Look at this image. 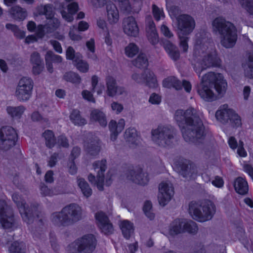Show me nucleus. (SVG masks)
I'll use <instances>...</instances> for the list:
<instances>
[{
	"label": "nucleus",
	"mask_w": 253,
	"mask_h": 253,
	"mask_svg": "<svg viewBox=\"0 0 253 253\" xmlns=\"http://www.w3.org/2000/svg\"><path fill=\"white\" fill-rule=\"evenodd\" d=\"M70 118L72 122L76 125L82 126L86 123L85 119L81 116L79 112H72Z\"/></svg>",
	"instance_id": "obj_41"
},
{
	"label": "nucleus",
	"mask_w": 253,
	"mask_h": 253,
	"mask_svg": "<svg viewBox=\"0 0 253 253\" xmlns=\"http://www.w3.org/2000/svg\"><path fill=\"white\" fill-rule=\"evenodd\" d=\"M152 139L157 145L162 147L171 146L175 140L176 131L170 126H159L151 131Z\"/></svg>",
	"instance_id": "obj_5"
},
{
	"label": "nucleus",
	"mask_w": 253,
	"mask_h": 253,
	"mask_svg": "<svg viewBox=\"0 0 253 253\" xmlns=\"http://www.w3.org/2000/svg\"><path fill=\"white\" fill-rule=\"evenodd\" d=\"M138 52L139 48L134 43H129L128 45L125 47L126 55L128 57H133Z\"/></svg>",
	"instance_id": "obj_40"
},
{
	"label": "nucleus",
	"mask_w": 253,
	"mask_h": 253,
	"mask_svg": "<svg viewBox=\"0 0 253 253\" xmlns=\"http://www.w3.org/2000/svg\"><path fill=\"white\" fill-rule=\"evenodd\" d=\"M42 136L45 139V145L49 148H53L56 144V139L51 130H46L43 133Z\"/></svg>",
	"instance_id": "obj_35"
},
{
	"label": "nucleus",
	"mask_w": 253,
	"mask_h": 253,
	"mask_svg": "<svg viewBox=\"0 0 253 253\" xmlns=\"http://www.w3.org/2000/svg\"><path fill=\"white\" fill-rule=\"evenodd\" d=\"M220 62V60L216 54L209 53L204 56L201 63V69H196L195 72L200 74L203 70L208 68L219 66Z\"/></svg>",
	"instance_id": "obj_18"
},
{
	"label": "nucleus",
	"mask_w": 253,
	"mask_h": 253,
	"mask_svg": "<svg viewBox=\"0 0 253 253\" xmlns=\"http://www.w3.org/2000/svg\"><path fill=\"white\" fill-rule=\"evenodd\" d=\"M30 61L33 64L43 63V60L41 58L40 53L37 51H34L31 54Z\"/></svg>",
	"instance_id": "obj_55"
},
{
	"label": "nucleus",
	"mask_w": 253,
	"mask_h": 253,
	"mask_svg": "<svg viewBox=\"0 0 253 253\" xmlns=\"http://www.w3.org/2000/svg\"><path fill=\"white\" fill-rule=\"evenodd\" d=\"M0 222L3 228L9 229L12 227L14 219L11 210L7 211L6 213L0 215Z\"/></svg>",
	"instance_id": "obj_31"
},
{
	"label": "nucleus",
	"mask_w": 253,
	"mask_h": 253,
	"mask_svg": "<svg viewBox=\"0 0 253 253\" xmlns=\"http://www.w3.org/2000/svg\"><path fill=\"white\" fill-rule=\"evenodd\" d=\"M95 218L98 226L105 234L111 233L113 231V225L109 220L107 215L102 211L95 213Z\"/></svg>",
	"instance_id": "obj_17"
},
{
	"label": "nucleus",
	"mask_w": 253,
	"mask_h": 253,
	"mask_svg": "<svg viewBox=\"0 0 253 253\" xmlns=\"http://www.w3.org/2000/svg\"><path fill=\"white\" fill-rule=\"evenodd\" d=\"M33 88V80L29 77H22L19 82L16 90L18 99L22 101L28 100L31 97Z\"/></svg>",
	"instance_id": "obj_10"
},
{
	"label": "nucleus",
	"mask_w": 253,
	"mask_h": 253,
	"mask_svg": "<svg viewBox=\"0 0 253 253\" xmlns=\"http://www.w3.org/2000/svg\"><path fill=\"white\" fill-rule=\"evenodd\" d=\"M177 27L184 35L190 34L195 27L193 18L188 14H181L177 17Z\"/></svg>",
	"instance_id": "obj_13"
},
{
	"label": "nucleus",
	"mask_w": 253,
	"mask_h": 253,
	"mask_svg": "<svg viewBox=\"0 0 253 253\" xmlns=\"http://www.w3.org/2000/svg\"><path fill=\"white\" fill-rule=\"evenodd\" d=\"M124 137L130 147L136 146L138 144L139 136L137 130L132 127H129L125 132Z\"/></svg>",
	"instance_id": "obj_23"
},
{
	"label": "nucleus",
	"mask_w": 253,
	"mask_h": 253,
	"mask_svg": "<svg viewBox=\"0 0 253 253\" xmlns=\"http://www.w3.org/2000/svg\"><path fill=\"white\" fill-rule=\"evenodd\" d=\"M91 118L92 120L98 122L102 126H105L107 124L106 116L103 112H92Z\"/></svg>",
	"instance_id": "obj_39"
},
{
	"label": "nucleus",
	"mask_w": 253,
	"mask_h": 253,
	"mask_svg": "<svg viewBox=\"0 0 253 253\" xmlns=\"http://www.w3.org/2000/svg\"><path fill=\"white\" fill-rule=\"evenodd\" d=\"M16 141L10 139L0 138V149L7 151L15 145Z\"/></svg>",
	"instance_id": "obj_45"
},
{
	"label": "nucleus",
	"mask_w": 253,
	"mask_h": 253,
	"mask_svg": "<svg viewBox=\"0 0 253 253\" xmlns=\"http://www.w3.org/2000/svg\"><path fill=\"white\" fill-rule=\"evenodd\" d=\"M125 122L123 119L119 120L118 124L115 121L111 120L109 124V128L111 133L110 138L112 141L115 140L118 134L124 129Z\"/></svg>",
	"instance_id": "obj_22"
},
{
	"label": "nucleus",
	"mask_w": 253,
	"mask_h": 253,
	"mask_svg": "<svg viewBox=\"0 0 253 253\" xmlns=\"http://www.w3.org/2000/svg\"><path fill=\"white\" fill-rule=\"evenodd\" d=\"M149 101L152 104H159L161 101V97L159 94L153 93L149 97Z\"/></svg>",
	"instance_id": "obj_62"
},
{
	"label": "nucleus",
	"mask_w": 253,
	"mask_h": 253,
	"mask_svg": "<svg viewBox=\"0 0 253 253\" xmlns=\"http://www.w3.org/2000/svg\"><path fill=\"white\" fill-rule=\"evenodd\" d=\"M124 31L129 36L136 37L139 33L138 27L135 19L133 16H128L123 21Z\"/></svg>",
	"instance_id": "obj_19"
},
{
	"label": "nucleus",
	"mask_w": 253,
	"mask_h": 253,
	"mask_svg": "<svg viewBox=\"0 0 253 253\" xmlns=\"http://www.w3.org/2000/svg\"><path fill=\"white\" fill-rule=\"evenodd\" d=\"M82 95L84 99L91 102H95V98L90 91L87 90H84L82 91Z\"/></svg>",
	"instance_id": "obj_60"
},
{
	"label": "nucleus",
	"mask_w": 253,
	"mask_h": 253,
	"mask_svg": "<svg viewBox=\"0 0 253 253\" xmlns=\"http://www.w3.org/2000/svg\"><path fill=\"white\" fill-rule=\"evenodd\" d=\"M164 48L170 58L173 61H177L180 57V53L176 47L172 42L167 41L164 43Z\"/></svg>",
	"instance_id": "obj_28"
},
{
	"label": "nucleus",
	"mask_w": 253,
	"mask_h": 253,
	"mask_svg": "<svg viewBox=\"0 0 253 253\" xmlns=\"http://www.w3.org/2000/svg\"><path fill=\"white\" fill-rule=\"evenodd\" d=\"M11 253H25L24 247L23 243L17 241L13 242L9 248Z\"/></svg>",
	"instance_id": "obj_49"
},
{
	"label": "nucleus",
	"mask_w": 253,
	"mask_h": 253,
	"mask_svg": "<svg viewBox=\"0 0 253 253\" xmlns=\"http://www.w3.org/2000/svg\"><path fill=\"white\" fill-rule=\"evenodd\" d=\"M227 85V83L222 74L209 72L203 76L197 92L204 100L212 101L214 100V94L211 88L213 87L220 94L225 91Z\"/></svg>",
	"instance_id": "obj_2"
},
{
	"label": "nucleus",
	"mask_w": 253,
	"mask_h": 253,
	"mask_svg": "<svg viewBox=\"0 0 253 253\" xmlns=\"http://www.w3.org/2000/svg\"><path fill=\"white\" fill-rule=\"evenodd\" d=\"M215 116L217 120L222 124H226L230 121L234 126H239L241 125L240 117L235 112H216Z\"/></svg>",
	"instance_id": "obj_15"
},
{
	"label": "nucleus",
	"mask_w": 253,
	"mask_h": 253,
	"mask_svg": "<svg viewBox=\"0 0 253 253\" xmlns=\"http://www.w3.org/2000/svg\"><path fill=\"white\" fill-rule=\"evenodd\" d=\"M106 83L107 86V94L108 96L113 97L115 96L117 91L122 94L124 91V88L119 87L117 85L116 80L112 76H109L106 78Z\"/></svg>",
	"instance_id": "obj_21"
},
{
	"label": "nucleus",
	"mask_w": 253,
	"mask_h": 253,
	"mask_svg": "<svg viewBox=\"0 0 253 253\" xmlns=\"http://www.w3.org/2000/svg\"><path fill=\"white\" fill-rule=\"evenodd\" d=\"M131 78L137 83H145L150 88H156L158 86L157 77L150 70H146L140 74L134 73L131 75Z\"/></svg>",
	"instance_id": "obj_11"
},
{
	"label": "nucleus",
	"mask_w": 253,
	"mask_h": 253,
	"mask_svg": "<svg viewBox=\"0 0 253 253\" xmlns=\"http://www.w3.org/2000/svg\"><path fill=\"white\" fill-rule=\"evenodd\" d=\"M12 198L19 209V212L24 221L28 224L33 223L36 218H40V211L38 210V203L31 204L30 206H25V203L21 201L20 196L17 193H13Z\"/></svg>",
	"instance_id": "obj_7"
},
{
	"label": "nucleus",
	"mask_w": 253,
	"mask_h": 253,
	"mask_svg": "<svg viewBox=\"0 0 253 253\" xmlns=\"http://www.w3.org/2000/svg\"><path fill=\"white\" fill-rule=\"evenodd\" d=\"M248 61V68L245 72V76L249 79H253V53L249 55Z\"/></svg>",
	"instance_id": "obj_48"
},
{
	"label": "nucleus",
	"mask_w": 253,
	"mask_h": 253,
	"mask_svg": "<svg viewBox=\"0 0 253 253\" xmlns=\"http://www.w3.org/2000/svg\"><path fill=\"white\" fill-rule=\"evenodd\" d=\"M49 43L52 46L53 49L56 52L58 53H62V47L61 46L60 43L59 42L56 40H51L49 41Z\"/></svg>",
	"instance_id": "obj_58"
},
{
	"label": "nucleus",
	"mask_w": 253,
	"mask_h": 253,
	"mask_svg": "<svg viewBox=\"0 0 253 253\" xmlns=\"http://www.w3.org/2000/svg\"><path fill=\"white\" fill-rule=\"evenodd\" d=\"M143 210L146 216L150 220H152L155 217V213L152 209V204L149 201H147L144 203Z\"/></svg>",
	"instance_id": "obj_46"
},
{
	"label": "nucleus",
	"mask_w": 253,
	"mask_h": 253,
	"mask_svg": "<svg viewBox=\"0 0 253 253\" xmlns=\"http://www.w3.org/2000/svg\"><path fill=\"white\" fill-rule=\"evenodd\" d=\"M121 229L124 237L129 239L133 234L134 229L133 224L128 220H124L121 222Z\"/></svg>",
	"instance_id": "obj_32"
},
{
	"label": "nucleus",
	"mask_w": 253,
	"mask_h": 253,
	"mask_svg": "<svg viewBox=\"0 0 253 253\" xmlns=\"http://www.w3.org/2000/svg\"><path fill=\"white\" fill-rule=\"evenodd\" d=\"M97 240L93 234H87L76 240L68 247V253H92Z\"/></svg>",
	"instance_id": "obj_8"
},
{
	"label": "nucleus",
	"mask_w": 253,
	"mask_h": 253,
	"mask_svg": "<svg viewBox=\"0 0 253 253\" xmlns=\"http://www.w3.org/2000/svg\"><path fill=\"white\" fill-rule=\"evenodd\" d=\"M84 146L87 153L93 157L99 154L101 148L100 141L96 137L90 139L84 143Z\"/></svg>",
	"instance_id": "obj_20"
},
{
	"label": "nucleus",
	"mask_w": 253,
	"mask_h": 253,
	"mask_svg": "<svg viewBox=\"0 0 253 253\" xmlns=\"http://www.w3.org/2000/svg\"><path fill=\"white\" fill-rule=\"evenodd\" d=\"M82 214L81 208L76 204H71L61 211L53 213L51 220L58 226H68L81 220Z\"/></svg>",
	"instance_id": "obj_4"
},
{
	"label": "nucleus",
	"mask_w": 253,
	"mask_h": 253,
	"mask_svg": "<svg viewBox=\"0 0 253 253\" xmlns=\"http://www.w3.org/2000/svg\"><path fill=\"white\" fill-rule=\"evenodd\" d=\"M235 191L241 195L246 194L249 190L247 182L241 177H238L236 179L234 184Z\"/></svg>",
	"instance_id": "obj_30"
},
{
	"label": "nucleus",
	"mask_w": 253,
	"mask_h": 253,
	"mask_svg": "<svg viewBox=\"0 0 253 253\" xmlns=\"http://www.w3.org/2000/svg\"><path fill=\"white\" fill-rule=\"evenodd\" d=\"M9 12L14 19L19 21L24 20L27 16V11L19 5L11 7Z\"/></svg>",
	"instance_id": "obj_26"
},
{
	"label": "nucleus",
	"mask_w": 253,
	"mask_h": 253,
	"mask_svg": "<svg viewBox=\"0 0 253 253\" xmlns=\"http://www.w3.org/2000/svg\"><path fill=\"white\" fill-rule=\"evenodd\" d=\"M86 46L87 49L91 53H94L95 51V44L94 39L91 38L86 42Z\"/></svg>",
	"instance_id": "obj_63"
},
{
	"label": "nucleus",
	"mask_w": 253,
	"mask_h": 253,
	"mask_svg": "<svg viewBox=\"0 0 253 253\" xmlns=\"http://www.w3.org/2000/svg\"><path fill=\"white\" fill-rule=\"evenodd\" d=\"M6 29L10 30L14 34V36L17 39H22L25 37V32L20 30L19 27L14 24L7 23L5 25Z\"/></svg>",
	"instance_id": "obj_37"
},
{
	"label": "nucleus",
	"mask_w": 253,
	"mask_h": 253,
	"mask_svg": "<svg viewBox=\"0 0 253 253\" xmlns=\"http://www.w3.org/2000/svg\"><path fill=\"white\" fill-rule=\"evenodd\" d=\"M132 64L136 67L142 69L148 67V61L144 53H140L136 58L132 61Z\"/></svg>",
	"instance_id": "obj_36"
},
{
	"label": "nucleus",
	"mask_w": 253,
	"mask_h": 253,
	"mask_svg": "<svg viewBox=\"0 0 253 253\" xmlns=\"http://www.w3.org/2000/svg\"><path fill=\"white\" fill-rule=\"evenodd\" d=\"M126 178L137 184L145 185L149 181L148 174L141 168L128 167L125 172Z\"/></svg>",
	"instance_id": "obj_9"
},
{
	"label": "nucleus",
	"mask_w": 253,
	"mask_h": 253,
	"mask_svg": "<svg viewBox=\"0 0 253 253\" xmlns=\"http://www.w3.org/2000/svg\"><path fill=\"white\" fill-rule=\"evenodd\" d=\"M121 11L126 14H130L132 11V7L129 0H118Z\"/></svg>",
	"instance_id": "obj_50"
},
{
	"label": "nucleus",
	"mask_w": 253,
	"mask_h": 253,
	"mask_svg": "<svg viewBox=\"0 0 253 253\" xmlns=\"http://www.w3.org/2000/svg\"><path fill=\"white\" fill-rule=\"evenodd\" d=\"M66 58L67 60H72L74 63L76 59H79V57L76 55V51L72 46H69L66 51Z\"/></svg>",
	"instance_id": "obj_52"
},
{
	"label": "nucleus",
	"mask_w": 253,
	"mask_h": 253,
	"mask_svg": "<svg viewBox=\"0 0 253 253\" xmlns=\"http://www.w3.org/2000/svg\"><path fill=\"white\" fill-rule=\"evenodd\" d=\"M68 12L72 14H75L79 10V5L77 2H73L68 5Z\"/></svg>",
	"instance_id": "obj_61"
},
{
	"label": "nucleus",
	"mask_w": 253,
	"mask_h": 253,
	"mask_svg": "<svg viewBox=\"0 0 253 253\" xmlns=\"http://www.w3.org/2000/svg\"><path fill=\"white\" fill-rule=\"evenodd\" d=\"M0 138L10 139L17 141L18 136L16 130L11 126H2L0 129Z\"/></svg>",
	"instance_id": "obj_27"
},
{
	"label": "nucleus",
	"mask_w": 253,
	"mask_h": 253,
	"mask_svg": "<svg viewBox=\"0 0 253 253\" xmlns=\"http://www.w3.org/2000/svg\"><path fill=\"white\" fill-rule=\"evenodd\" d=\"M147 38H148L149 42L152 45H154L157 44L159 42V35H158L157 32H148Z\"/></svg>",
	"instance_id": "obj_54"
},
{
	"label": "nucleus",
	"mask_w": 253,
	"mask_h": 253,
	"mask_svg": "<svg viewBox=\"0 0 253 253\" xmlns=\"http://www.w3.org/2000/svg\"><path fill=\"white\" fill-rule=\"evenodd\" d=\"M74 64L77 69L82 73H86L89 69V65L87 62L79 59H76L74 60Z\"/></svg>",
	"instance_id": "obj_44"
},
{
	"label": "nucleus",
	"mask_w": 253,
	"mask_h": 253,
	"mask_svg": "<svg viewBox=\"0 0 253 253\" xmlns=\"http://www.w3.org/2000/svg\"><path fill=\"white\" fill-rule=\"evenodd\" d=\"M107 162L105 159L94 162L92 166L95 170H97V181L96 184L98 189L100 191L103 190V182L104 179V172L107 169Z\"/></svg>",
	"instance_id": "obj_16"
},
{
	"label": "nucleus",
	"mask_w": 253,
	"mask_h": 253,
	"mask_svg": "<svg viewBox=\"0 0 253 253\" xmlns=\"http://www.w3.org/2000/svg\"><path fill=\"white\" fill-rule=\"evenodd\" d=\"M152 8L153 17L156 21H159L162 18L165 17V13L163 9H160L155 4L152 5Z\"/></svg>",
	"instance_id": "obj_47"
},
{
	"label": "nucleus",
	"mask_w": 253,
	"mask_h": 253,
	"mask_svg": "<svg viewBox=\"0 0 253 253\" xmlns=\"http://www.w3.org/2000/svg\"><path fill=\"white\" fill-rule=\"evenodd\" d=\"M178 170L179 174L188 180L194 179L198 172L196 167L188 160L180 162L178 164Z\"/></svg>",
	"instance_id": "obj_14"
},
{
	"label": "nucleus",
	"mask_w": 253,
	"mask_h": 253,
	"mask_svg": "<svg viewBox=\"0 0 253 253\" xmlns=\"http://www.w3.org/2000/svg\"><path fill=\"white\" fill-rule=\"evenodd\" d=\"M183 231H185L189 233L195 234L198 230V227L196 222L190 220L186 221L183 219Z\"/></svg>",
	"instance_id": "obj_34"
},
{
	"label": "nucleus",
	"mask_w": 253,
	"mask_h": 253,
	"mask_svg": "<svg viewBox=\"0 0 253 253\" xmlns=\"http://www.w3.org/2000/svg\"><path fill=\"white\" fill-rule=\"evenodd\" d=\"M212 26L220 35V43L223 47L230 48L235 46L238 35L236 27L233 23L227 21L222 16H219L213 20Z\"/></svg>",
	"instance_id": "obj_3"
},
{
	"label": "nucleus",
	"mask_w": 253,
	"mask_h": 253,
	"mask_svg": "<svg viewBox=\"0 0 253 253\" xmlns=\"http://www.w3.org/2000/svg\"><path fill=\"white\" fill-rule=\"evenodd\" d=\"M55 13L53 10V16L51 18L46 19L49 20L48 24L46 25V29L48 32H51L52 30H54L57 29L60 25L59 20L54 17Z\"/></svg>",
	"instance_id": "obj_43"
},
{
	"label": "nucleus",
	"mask_w": 253,
	"mask_h": 253,
	"mask_svg": "<svg viewBox=\"0 0 253 253\" xmlns=\"http://www.w3.org/2000/svg\"><path fill=\"white\" fill-rule=\"evenodd\" d=\"M40 189L41 194L43 196H51L53 194V191L48 188L44 183H41L40 185Z\"/></svg>",
	"instance_id": "obj_53"
},
{
	"label": "nucleus",
	"mask_w": 253,
	"mask_h": 253,
	"mask_svg": "<svg viewBox=\"0 0 253 253\" xmlns=\"http://www.w3.org/2000/svg\"><path fill=\"white\" fill-rule=\"evenodd\" d=\"M32 72L34 75H38L40 74L44 69V63L33 64Z\"/></svg>",
	"instance_id": "obj_59"
},
{
	"label": "nucleus",
	"mask_w": 253,
	"mask_h": 253,
	"mask_svg": "<svg viewBox=\"0 0 253 253\" xmlns=\"http://www.w3.org/2000/svg\"><path fill=\"white\" fill-rule=\"evenodd\" d=\"M159 193L158 196L159 204L164 207L171 200L174 195V188L171 183L161 182L159 186Z\"/></svg>",
	"instance_id": "obj_12"
},
{
	"label": "nucleus",
	"mask_w": 253,
	"mask_h": 253,
	"mask_svg": "<svg viewBox=\"0 0 253 253\" xmlns=\"http://www.w3.org/2000/svg\"><path fill=\"white\" fill-rule=\"evenodd\" d=\"M46 29V25H39L36 33V36L39 38H42L45 35L44 29Z\"/></svg>",
	"instance_id": "obj_64"
},
{
	"label": "nucleus",
	"mask_w": 253,
	"mask_h": 253,
	"mask_svg": "<svg viewBox=\"0 0 253 253\" xmlns=\"http://www.w3.org/2000/svg\"><path fill=\"white\" fill-rule=\"evenodd\" d=\"M180 43L179 45L182 49L184 52H186L188 49V38L186 37H180L179 36Z\"/></svg>",
	"instance_id": "obj_56"
},
{
	"label": "nucleus",
	"mask_w": 253,
	"mask_h": 253,
	"mask_svg": "<svg viewBox=\"0 0 253 253\" xmlns=\"http://www.w3.org/2000/svg\"><path fill=\"white\" fill-rule=\"evenodd\" d=\"M237 235L245 247L248 248V246L250 245V240L245 235V230L242 227H238L237 228Z\"/></svg>",
	"instance_id": "obj_42"
},
{
	"label": "nucleus",
	"mask_w": 253,
	"mask_h": 253,
	"mask_svg": "<svg viewBox=\"0 0 253 253\" xmlns=\"http://www.w3.org/2000/svg\"><path fill=\"white\" fill-rule=\"evenodd\" d=\"M215 211L214 205L211 201L199 204L193 202L189 205V213L193 219L200 222L211 219Z\"/></svg>",
	"instance_id": "obj_6"
},
{
	"label": "nucleus",
	"mask_w": 253,
	"mask_h": 253,
	"mask_svg": "<svg viewBox=\"0 0 253 253\" xmlns=\"http://www.w3.org/2000/svg\"><path fill=\"white\" fill-rule=\"evenodd\" d=\"M63 79L67 82L75 84H80L82 81L80 75L72 71L66 72L63 75Z\"/></svg>",
	"instance_id": "obj_33"
},
{
	"label": "nucleus",
	"mask_w": 253,
	"mask_h": 253,
	"mask_svg": "<svg viewBox=\"0 0 253 253\" xmlns=\"http://www.w3.org/2000/svg\"><path fill=\"white\" fill-rule=\"evenodd\" d=\"M182 224V219L177 218L171 222L169 228V235L174 237L181 233L183 231Z\"/></svg>",
	"instance_id": "obj_29"
},
{
	"label": "nucleus",
	"mask_w": 253,
	"mask_h": 253,
	"mask_svg": "<svg viewBox=\"0 0 253 253\" xmlns=\"http://www.w3.org/2000/svg\"><path fill=\"white\" fill-rule=\"evenodd\" d=\"M242 7L250 15H253V0H238Z\"/></svg>",
	"instance_id": "obj_51"
},
{
	"label": "nucleus",
	"mask_w": 253,
	"mask_h": 253,
	"mask_svg": "<svg viewBox=\"0 0 253 253\" xmlns=\"http://www.w3.org/2000/svg\"><path fill=\"white\" fill-rule=\"evenodd\" d=\"M175 119L185 141L198 144L205 139V128L196 112H176Z\"/></svg>",
	"instance_id": "obj_1"
},
{
	"label": "nucleus",
	"mask_w": 253,
	"mask_h": 253,
	"mask_svg": "<svg viewBox=\"0 0 253 253\" xmlns=\"http://www.w3.org/2000/svg\"><path fill=\"white\" fill-rule=\"evenodd\" d=\"M163 86L167 88H173L176 90L182 89L181 81L175 76H169L165 78L162 82Z\"/></svg>",
	"instance_id": "obj_25"
},
{
	"label": "nucleus",
	"mask_w": 253,
	"mask_h": 253,
	"mask_svg": "<svg viewBox=\"0 0 253 253\" xmlns=\"http://www.w3.org/2000/svg\"><path fill=\"white\" fill-rule=\"evenodd\" d=\"M57 143L60 146L64 148H68L69 146L68 139L65 136L63 135L58 137Z\"/></svg>",
	"instance_id": "obj_57"
},
{
	"label": "nucleus",
	"mask_w": 253,
	"mask_h": 253,
	"mask_svg": "<svg viewBox=\"0 0 253 253\" xmlns=\"http://www.w3.org/2000/svg\"><path fill=\"white\" fill-rule=\"evenodd\" d=\"M78 185L85 197L88 198L91 195L92 189L84 179L80 178L78 180Z\"/></svg>",
	"instance_id": "obj_38"
},
{
	"label": "nucleus",
	"mask_w": 253,
	"mask_h": 253,
	"mask_svg": "<svg viewBox=\"0 0 253 253\" xmlns=\"http://www.w3.org/2000/svg\"><path fill=\"white\" fill-rule=\"evenodd\" d=\"M53 6L50 3L38 5L35 9L36 16H45L46 19H50L53 16Z\"/></svg>",
	"instance_id": "obj_24"
}]
</instances>
